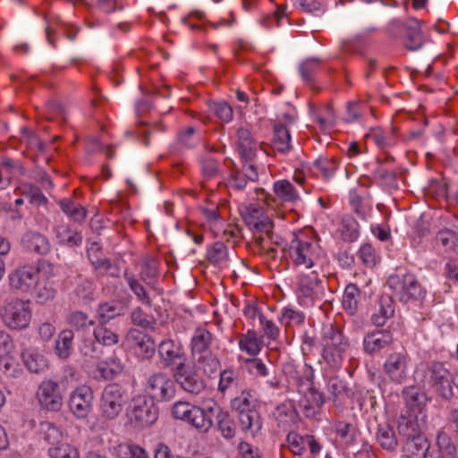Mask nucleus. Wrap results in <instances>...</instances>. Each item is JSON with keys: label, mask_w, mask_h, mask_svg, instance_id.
<instances>
[{"label": "nucleus", "mask_w": 458, "mask_h": 458, "mask_svg": "<svg viewBox=\"0 0 458 458\" xmlns=\"http://www.w3.org/2000/svg\"><path fill=\"white\" fill-rule=\"evenodd\" d=\"M322 359L334 370L342 368L350 347L343 332L330 324L323 327L321 335Z\"/></svg>", "instance_id": "1"}, {"label": "nucleus", "mask_w": 458, "mask_h": 458, "mask_svg": "<svg viewBox=\"0 0 458 458\" xmlns=\"http://www.w3.org/2000/svg\"><path fill=\"white\" fill-rule=\"evenodd\" d=\"M386 283L393 296L402 303L420 301L426 296L425 288L413 274L391 275Z\"/></svg>", "instance_id": "2"}, {"label": "nucleus", "mask_w": 458, "mask_h": 458, "mask_svg": "<svg viewBox=\"0 0 458 458\" xmlns=\"http://www.w3.org/2000/svg\"><path fill=\"white\" fill-rule=\"evenodd\" d=\"M159 410L153 399L143 395L134 397L127 410V417L135 428H145L158 419Z\"/></svg>", "instance_id": "3"}, {"label": "nucleus", "mask_w": 458, "mask_h": 458, "mask_svg": "<svg viewBox=\"0 0 458 458\" xmlns=\"http://www.w3.org/2000/svg\"><path fill=\"white\" fill-rule=\"evenodd\" d=\"M319 246L311 239L295 237L289 247V256L294 266L307 269L318 267Z\"/></svg>", "instance_id": "4"}, {"label": "nucleus", "mask_w": 458, "mask_h": 458, "mask_svg": "<svg viewBox=\"0 0 458 458\" xmlns=\"http://www.w3.org/2000/svg\"><path fill=\"white\" fill-rule=\"evenodd\" d=\"M424 377L428 386L441 398L448 400L453 396V376L444 363L431 362L424 371Z\"/></svg>", "instance_id": "5"}, {"label": "nucleus", "mask_w": 458, "mask_h": 458, "mask_svg": "<svg viewBox=\"0 0 458 458\" xmlns=\"http://www.w3.org/2000/svg\"><path fill=\"white\" fill-rule=\"evenodd\" d=\"M40 271L51 274L53 271L51 263L47 260H39L37 267L24 266L15 269L9 275L11 287L21 292L34 289L38 284Z\"/></svg>", "instance_id": "6"}, {"label": "nucleus", "mask_w": 458, "mask_h": 458, "mask_svg": "<svg viewBox=\"0 0 458 458\" xmlns=\"http://www.w3.org/2000/svg\"><path fill=\"white\" fill-rule=\"evenodd\" d=\"M126 391L118 384L107 385L101 394L100 411L106 420H114L123 411L127 403Z\"/></svg>", "instance_id": "7"}, {"label": "nucleus", "mask_w": 458, "mask_h": 458, "mask_svg": "<svg viewBox=\"0 0 458 458\" xmlns=\"http://www.w3.org/2000/svg\"><path fill=\"white\" fill-rule=\"evenodd\" d=\"M297 295L301 303L306 306L320 302L324 295V287L316 269L299 276Z\"/></svg>", "instance_id": "8"}, {"label": "nucleus", "mask_w": 458, "mask_h": 458, "mask_svg": "<svg viewBox=\"0 0 458 458\" xmlns=\"http://www.w3.org/2000/svg\"><path fill=\"white\" fill-rule=\"evenodd\" d=\"M146 397L156 402H169L175 395L174 381L164 372H157L149 376L145 384Z\"/></svg>", "instance_id": "9"}, {"label": "nucleus", "mask_w": 458, "mask_h": 458, "mask_svg": "<svg viewBox=\"0 0 458 458\" xmlns=\"http://www.w3.org/2000/svg\"><path fill=\"white\" fill-rule=\"evenodd\" d=\"M4 324L12 329L26 328L31 319L29 301L15 299L6 303L2 310Z\"/></svg>", "instance_id": "10"}, {"label": "nucleus", "mask_w": 458, "mask_h": 458, "mask_svg": "<svg viewBox=\"0 0 458 458\" xmlns=\"http://www.w3.org/2000/svg\"><path fill=\"white\" fill-rule=\"evenodd\" d=\"M173 377L183 391L193 395L200 394L207 386L195 366L187 362L174 369Z\"/></svg>", "instance_id": "11"}, {"label": "nucleus", "mask_w": 458, "mask_h": 458, "mask_svg": "<svg viewBox=\"0 0 458 458\" xmlns=\"http://www.w3.org/2000/svg\"><path fill=\"white\" fill-rule=\"evenodd\" d=\"M410 357L405 349L394 351L386 357L383 369L388 378L395 384H403L408 377Z\"/></svg>", "instance_id": "12"}, {"label": "nucleus", "mask_w": 458, "mask_h": 458, "mask_svg": "<svg viewBox=\"0 0 458 458\" xmlns=\"http://www.w3.org/2000/svg\"><path fill=\"white\" fill-rule=\"evenodd\" d=\"M36 398L44 410L58 411L63 405L64 394L60 385L53 380L42 381L36 392Z\"/></svg>", "instance_id": "13"}, {"label": "nucleus", "mask_w": 458, "mask_h": 458, "mask_svg": "<svg viewBox=\"0 0 458 458\" xmlns=\"http://www.w3.org/2000/svg\"><path fill=\"white\" fill-rule=\"evenodd\" d=\"M161 365L164 368H178L187 361V355L180 341L163 340L157 346Z\"/></svg>", "instance_id": "14"}, {"label": "nucleus", "mask_w": 458, "mask_h": 458, "mask_svg": "<svg viewBox=\"0 0 458 458\" xmlns=\"http://www.w3.org/2000/svg\"><path fill=\"white\" fill-rule=\"evenodd\" d=\"M285 442L288 450L297 456L303 455L307 447H309L312 457L318 455L322 450V445L315 436L310 434L301 435L291 430L286 436Z\"/></svg>", "instance_id": "15"}, {"label": "nucleus", "mask_w": 458, "mask_h": 458, "mask_svg": "<svg viewBox=\"0 0 458 458\" xmlns=\"http://www.w3.org/2000/svg\"><path fill=\"white\" fill-rule=\"evenodd\" d=\"M93 391L90 387L81 386L77 387L70 396L69 408L78 418H85L91 411Z\"/></svg>", "instance_id": "16"}, {"label": "nucleus", "mask_w": 458, "mask_h": 458, "mask_svg": "<svg viewBox=\"0 0 458 458\" xmlns=\"http://www.w3.org/2000/svg\"><path fill=\"white\" fill-rule=\"evenodd\" d=\"M259 146L262 148V143L259 144L249 129L241 127L237 130L236 150L242 161H252Z\"/></svg>", "instance_id": "17"}, {"label": "nucleus", "mask_w": 458, "mask_h": 458, "mask_svg": "<svg viewBox=\"0 0 458 458\" xmlns=\"http://www.w3.org/2000/svg\"><path fill=\"white\" fill-rule=\"evenodd\" d=\"M219 410V406L211 402L205 408L195 406L187 423L194 427L200 433H207L213 426L212 415Z\"/></svg>", "instance_id": "18"}, {"label": "nucleus", "mask_w": 458, "mask_h": 458, "mask_svg": "<svg viewBox=\"0 0 458 458\" xmlns=\"http://www.w3.org/2000/svg\"><path fill=\"white\" fill-rule=\"evenodd\" d=\"M125 339L130 347L139 349V353L142 357L149 359L154 355L156 351L155 342L151 336L142 331L131 328L127 332Z\"/></svg>", "instance_id": "19"}, {"label": "nucleus", "mask_w": 458, "mask_h": 458, "mask_svg": "<svg viewBox=\"0 0 458 458\" xmlns=\"http://www.w3.org/2000/svg\"><path fill=\"white\" fill-rule=\"evenodd\" d=\"M399 434L409 440L417 437H422L425 428V421L422 418H419L414 414H408L407 416H401L398 420Z\"/></svg>", "instance_id": "20"}, {"label": "nucleus", "mask_w": 458, "mask_h": 458, "mask_svg": "<svg viewBox=\"0 0 458 458\" xmlns=\"http://www.w3.org/2000/svg\"><path fill=\"white\" fill-rule=\"evenodd\" d=\"M393 343V335L388 330H375L366 335L363 350L369 354L380 352Z\"/></svg>", "instance_id": "21"}, {"label": "nucleus", "mask_w": 458, "mask_h": 458, "mask_svg": "<svg viewBox=\"0 0 458 458\" xmlns=\"http://www.w3.org/2000/svg\"><path fill=\"white\" fill-rule=\"evenodd\" d=\"M215 337L213 334L207 328L197 327L191 340V351L193 356L209 352L214 343Z\"/></svg>", "instance_id": "22"}, {"label": "nucleus", "mask_w": 458, "mask_h": 458, "mask_svg": "<svg viewBox=\"0 0 458 458\" xmlns=\"http://www.w3.org/2000/svg\"><path fill=\"white\" fill-rule=\"evenodd\" d=\"M241 430L252 437H258L262 429V419L257 410L243 412L237 415Z\"/></svg>", "instance_id": "23"}, {"label": "nucleus", "mask_w": 458, "mask_h": 458, "mask_svg": "<svg viewBox=\"0 0 458 458\" xmlns=\"http://www.w3.org/2000/svg\"><path fill=\"white\" fill-rule=\"evenodd\" d=\"M21 245L30 252L46 255L50 250L48 239L37 232H27L21 238Z\"/></svg>", "instance_id": "24"}, {"label": "nucleus", "mask_w": 458, "mask_h": 458, "mask_svg": "<svg viewBox=\"0 0 458 458\" xmlns=\"http://www.w3.org/2000/svg\"><path fill=\"white\" fill-rule=\"evenodd\" d=\"M396 131L397 129L394 125H391L389 131H384L381 127H374L370 129L366 137L369 140H372L379 149L385 151L395 144Z\"/></svg>", "instance_id": "25"}, {"label": "nucleus", "mask_w": 458, "mask_h": 458, "mask_svg": "<svg viewBox=\"0 0 458 458\" xmlns=\"http://www.w3.org/2000/svg\"><path fill=\"white\" fill-rule=\"evenodd\" d=\"M428 458H456V446L444 430L437 433V448L429 450Z\"/></svg>", "instance_id": "26"}, {"label": "nucleus", "mask_w": 458, "mask_h": 458, "mask_svg": "<svg viewBox=\"0 0 458 458\" xmlns=\"http://www.w3.org/2000/svg\"><path fill=\"white\" fill-rule=\"evenodd\" d=\"M430 445L425 436L405 440L403 454L406 458H428Z\"/></svg>", "instance_id": "27"}, {"label": "nucleus", "mask_w": 458, "mask_h": 458, "mask_svg": "<svg viewBox=\"0 0 458 458\" xmlns=\"http://www.w3.org/2000/svg\"><path fill=\"white\" fill-rule=\"evenodd\" d=\"M378 308L371 315L370 320L377 327H383L386 320L394 313L393 297L382 295L378 300Z\"/></svg>", "instance_id": "28"}, {"label": "nucleus", "mask_w": 458, "mask_h": 458, "mask_svg": "<svg viewBox=\"0 0 458 458\" xmlns=\"http://www.w3.org/2000/svg\"><path fill=\"white\" fill-rule=\"evenodd\" d=\"M434 242L437 247L443 248L444 251L458 255V233L453 230L444 228L439 230Z\"/></svg>", "instance_id": "29"}, {"label": "nucleus", "mask_w": 458, "mask_h": 458, "mask_svg": "<svg viewBox=\"0 0 458 458\" xmlns=\"http://www.w3.org/2000/svg\"><path fill=\"white\" fill-rule=\"evenodd\" d=\"M272 147L274 149L286 153L291 149V135L288 127L282 122H275Z\"/></svg>", "instance_id": "30"}, {"label": "nucleus", "mask_w": 458, "mask_h": 458, "mask_svg": "<svg viewBox=\"0 0 458 458\" xmlns=\"http://www.w3.org/2000/svg\"><path fill=\"white\" fill-rule=\"evenodd\" d=\"M125 311V307L119 302L114 301L102 302L97 310L98 323L107 324L112 319L123 316Z\"/></svg>", "instance_id": "31"}, {"label": "nucleus", "mask_w": 458, "mask_h": 458, "mask_svg": "<svg viewBox=\"0 0 458 458\" xmlns=\"http://www.w3.org/2000/svg\"><path fill=\"white\" fill-rule=\"evenodd\" d=\"M376 441L381 448L394 451L398 445V439L392 426L387 423L379 424L376 432Z\"/></svg>", "instance_id": "32"}, {"label": "nucleus", "mask_w": 458, "mask_h": 458, "mask_svg": "<svg viewBox=\"0 0 458 458\" xmlns=\"http://www.w3.org/2000/svg\"><path fill=\"white\" fill-rule=\"evenodd\" d=\"M274 416L277 421L278 427L284 430L292 429L293 426L296 423L298 413L291 404H281L276 408Z\"/></svg>", "instance_id": "33"}, {"label": "nucleus", "mask_w": 458, "mask_h": 458, "mask_svg": "<svg viewBox=\"0 0 458 458\" xmlns=\"http://www.w3.org/2000/svg\"><path fill=\"white\" fill-rule=\"evenodd\" d=\"M216 411V429L224 438L227 440L233 439L237 432L233 418L227 411H224L220 407Z\"/></svg>", "instance_id": "34"}, {"label": "nucleus", "mask_w": 458, "mask_h": 458, "mask_svg": "<svg viewBox=\"0 0 458 458\" xmlns=\"http://www.w3.org/2000/svg\"><path fill=\"white\" fill-rule=\"evenodd\" d=\"M256 243L259 246L260 250L264 251L267 256L275 258L276 254V248L281 247L284 243V239L276 234L273 231L267 235L254 236Z\"/></svg>", "instance_id": "35"}, {"label": "nucleus", "mask_w": 458, "mask_h": 458, "mask_svg": "<svg viewBox=\"0 0 458 458\" xmlns=\"http://www.w3.org/2000/svg\"><path fill=\"white\" fill-rule=\"evenodd\" d=\"M207 259L216 267H226L229 261L227 246L222 242H216L208 249Z\"/></svg>", "instance_id": "36"}, {"label": "nucleus", "mask_w": 458, "mask_h": 458, "mask_svg": "<svg viewBox=\"0 0 458 458\" xmlns=\"http://www.w3.org/2000/svg\"><path fill=\"white\" fill-rule=\"evenodd\" d=\"M424 39L421 34L420 25L418 20L412 19L409 21L406 30L404 45L407 49L415 51L420 48Z\"/></svg>", "instance_id": "37"}, {"label": "nucleus", "mask_w": 458, "mask_h": 458, "mask_svg": "<svg viewBox=\"0 0 458 458\" xmlns=\"http://www.w3.org/2000/svg\"><path fill=\"white\" fill-rule=\"evenodd\" d=\"M39 434L51 446H56L63 442L64 435L60 428L50 421H42L39 424Z\"/></svg>", "instance_id": "38"}, {"label": "nucleus", "mask_w": 458, "mask_h": 458, "mask_svg": "<svg viewBox=\"0 0 458 458\" xmlns=\"http://www.w3.org/2000/svg\"><path fill=\"white\" fill-rule=\"evenodd\" d=\"M333 428L335 435L346 445H351L355 443L358 429L352 423L344 420H335L333 423Z\"/></svg>", "instance_id": "39"}, {"label": "nucleus", "mask_w": 458, "mask_h": 458, "mask_svg": "<svg viewBox=\"0 0 458 458\" xmlns=\"http://www.w3.org/2000/svg\"><path fill=\"white\" fill-rule=\"evenodd\" d=\"M274 193L285 202H294L299 199V192L288 180H278L274 182Z\"/></svg>", "instance_id": "40"}, {"label": "nucleus", "mask_w": 458, "mask_h": 458, "mask_svg": "<svg viewBox=\"0 0 458 458\" xmlns=\"http://www.w3.org/2000/svg\"><path fill=\"white\" fill-rule=\"evenodd\" d=\"M231 408L241 415L249 411H254L255 399L250 390H242L241 394L231 401Z\"/></svg>", "instance_id": "41"}, {"label": "nucleus", "mask_w": 458, "mask_h": 458, "mask_svg": "<svg viewBox=\"0 0 458 458\" xmlns=\"http://www.w3.org/2000/svg\"><path fill=\"white\" fill-rule=\"evenodd\" d=\"M293 382L301 394L313 386V370L311 367L303 366L301 369L295 370L292 376Z\"/></svg>", "instance_id": "42"}, {"label": "nucleus", "mask_w": 458, "mask_h": 458, "mask_svg": "<svg viewBox=\"0 0 458 458\" xmlns=\"http://www.w3.org/2000/svg\"><path fill=\"white\" fill-rule=\"evenodd\" d=\"M74 334L72 330H63L55 341V353L61 359L66 360L72 351Z\"/></svg>", "instance_id": "43"}, {"label": "nucleus", "mask_w": 458, "mask_h": 458, "mask_svg": "<svg viewBox=\"0 0 458 458\" xmlns=\"http://www.w3.org/2000/svg\"><path fill=\"white\" fill-rule=\"evenodd\" d=\"M62 211L75 222H82L86 218V209L71 199H62L58 202Z\"/></svg>", "instance_id": "44"}, {"label": "nucleus", "mask_w": 458, "mask_h": 458, "mask_svg": "<svg viewBox=\"0 0 458 458\" xmlns=\"http://www.w3.org/2000/svg\"><path fill=\"white\" fill-rule=\"evenodd\" d=\"M328 391L333 395L334 401L352 398L354 394L352 389L349 387L345 381L337 377L329 378Z\"/></svg>", "instance_id": "45"}, {"label": "nucleus", "mask_w": 458, "mask_h": 458, "mask_svg": "<svg viewBox=\"0 0 458 458\" xmlns=\"http://www.w3.org/2000/svg\"><path fill=\"white\" fill-rule=\"evenodd\" d=\"M95 341L104 346H113L119 342L116 333L106 327V324L98 323L93 330Z\"/></svg>", "instance_id": "46"}, {"label": "nucleus", "mask_w": 458, "mask_h": 458, "mask_svg": "<svg viewBox=\"0 0 458 458\" xmlns=\"http://www.w3.org/2000/svg\"><path fill=\"white\" fill-rule=\"evenodd\" d=\"M239 346L242 351L255 356L261 350V341L258 338L257 333L254 330H248L246 334L241 336Z\"/></svg>", "instance_id": "47"}, {"label": "nucleus", "mask_w": 458, "mask_h": 458, "mask_svg": "<svg viewBox=\"0 0 458 458\" xmlns=\"http://www.w3.org/2000/svg\"><path fill=\"white\" fill-rule=\"evenodd\" d=\"M360 291L355 284H348L343 296V307L350 314L353 315L358 310Z\"/></svg>", "instance_id": "48"}, {"label": "nucleus", "mask_w": 458, "mask_h": 458, "mask_svg": "<svg viewBox=\"0 0 458 458\" xmlns=\"http://www.w3.org/2000/svg\"><path fill=\"white\" fill-rule=\"evenodd\" d=\"M402 394L407 405L412 409L416 408L418 410H421V407L425 404V394L415 386H410L403 388Z\"/></svg>", "instance_id": "49"}, {"label": "nucleus", "mask_w": 458, "mask_h": 458, "mask_svg": "<svg viewBox=\"0 0 458 458\" xmlns=\"http://www.w3.org/2000/svg\"><path fill=\"white\" fill-rule=\"evenodd\" d=\"M0 169L3 170L4 177L9 179V185L13 178H17L25 174L23 165L12 158L5 157L0 162Z\"/></svg>", "instance_id": "50"}, {"label": "nucleus", "mask_w": 458, "mask_h": 458, "mask_svg": "<svg viewBox=\"0 0 458 458\" xmlns=\"http://www.w3.org/2000/svg\"><path fill=\"white\" fill-rule=\"evenodd\" d=\"M47 454L50 458H80L78 449L65 442L56 446H50Z\"/></svg>", "instance_id": "51"}, {"label": "nucleus", "mask_w": 458, "mask_h": 458, "mask_svg": "<svg viewBox=\"0 0 458 458\" xmlns=\"http://www.w3.org/2000/svg\"><path fill=\"white\" fill-rule=\"evenodd\" d=\"M197 360V362L200 369L206 373L207 375H212L215 373L219 366L220 361L216 358L215 354H213L211 352H206L205 354H199L197 356H194Z\"/></svg>", "instance_id": "52"}, {"label": "nucleus", "mask_w": 458, "mask_h": 458, "mask_svg": "<svg viewBox=\"0 0 458 458\" xmlns=\"http://www.w3.org/2000/svg\"><path fill=\"white\" fill-rule=\"evenodd\" d=\"M201 139V131L194 127L189 126L182 129L178 135V141L183 147L192 148L198 145Z\"/></svg>", "instance_id": "53"}, {"label": "nucleus", "mask_w": 458, "mask_h": 458, "mask_svg": "<svg viewBox=\"0 0 458 458\" xmlns=\"http://www.w3.org/2000/svg\"><path fill=\"white\" fill-rule=\"evenodd\" d=\"M22 359L27 369L34 373H39L47 367L46 359L38 353L25 352L22 353Z\"/></svg>", "instance_id": "54"}, {"label": "nucleus", "mask_w": 458, "mask_h": 458, "mask_svg": "<svg viewBox=\"0 0 458 458\" xmlns=\"http://www.w3.org/2000/svg\"><path fill=\"white\" fill-rule=\"evenodd\" d=\"M124 278L127 281L131 290L135 293L139 301L143 304L150 307L151 300L143 285L140 284L139 281L136 280L134 276L131 274H129L127 271L124 272Z\"/></svg>", "instance_id": "55"}, {"label": "nucleus", "mask_w": 458, "mask_h": 458, "mask_svg": "<svg viewBox=\"0 0 458 458\" xmlns=\"http://www.w3.org/2000/svg\"><path fill=\"white\" fill-rule=\"evenodd\" d=\"M281 322L285 327H299L304 324L305 315L293 308H284L282 311Z\"/></svg>", "instance_id": "56"}, {"label": "nucleus", "mask_w": 458, "mask_h": 458, "mask_svg": "<svg viewBox=\"0 0 458 458\" xmlns=\"http://www.w3.org/2000/svg\"><path fill=\"white\" fill-rule=\"evenodd\" d=\"M321 68V61L318 58H309L306 59L300 65V72L302 79L306 82H310L313 80V75L318 72Z\"/></svg>", "instance_id": "57"}, {"label": "nucleus", "mask_w": 458, "mask_h": 458, "mask_svg": "<svg viewBox=\"0 0 458 458\" xmlns=\"http://www.w3.org/2000/svg\"><path fill=\"white\" fill-rule=\"evenodd\" d=\"M67 323L77 330H82L94 325V321L90 320L86 313L78 310L68 315Z\"/></svg>", "instance_id": "58"}, {"label": "nucleus", "mask_w": 458, "mask_h": 458, "mask_svg": "<svg viewBox=\"0 0 458 458\" xmlns=\"http://www.w3.org/2000/svg\"><path fill=\"white\" fill-rule=\"evenodd\" d=\"M57 237L60 239V242L70 247L79 246L82 242L81 233L79 232H72L67 227H61L57 233Z\"/></svg>", "instance_id": "59"}, {"label": "nucleus", "mask_w": 458, "mask_h": 458, "mask_svg": "<svg viewBox=\"0 0 458 458\" xmlns=\"http://www.w3.org/2000/svg\"><path fill=\"white\" fill-rule=\"evenodd\" d=\"M314 167L321 173L325 178L331 177L338 167L334 158H318L314 162Z\"/></svg>", "instance_id": "60"}, {"label": "nucleus", "mask_w": 458, "mask_h": 458, "mask_svg": "<svg viewBox=\"0 0 458 458\" xmlns=\"http://www.w3.org/2000/svg\"><path fill=\"white\" fill-rule=\"evenodd\" d=\"M195 406L187 402L179 401L174 403L171 412L174 418L187 422Z\"/></svg>", "instance_id": "61"}, {"label": "nucleus", "mask_w": 458, "mask_h": 458, "mask_svg": "<svg viewBox=\"0 0 458 458\" xmlns=\"http://www.w3.org/2000/svg\"><path fill=\"white\" fill-rule=\"evenodd\" d=\"M358 255L362 263L369 267H374L377 263L375 249L369 243L363 244L360 248Z\"/></svg>", "instance_id": "62"}, {"label": "nucleus", "mask_w": 458, "mask_h": 458, "mask_svg": "<svg viewBox=\"0 0 458 458\" xmlns=\"http://www.w3.org/2000/svg\"><path fill=\"white\" fill-rule=\"evenodd\" d=\"M119 452L123 454V458H149L147 452L136 445H120Z\"/></svg>", "instance_id": "63"}, {"label": "nucleus", "mask_w": 458, "mask_h": 458, "mask_svg": "<svg viewBox=\"0 0 458 458\" xmlns=\"http://www.w3.org/2000/svg\"><path fill=\"white\" fill-rule=\"evenodd\" d=\"M237 449L242 458H264L259 447L253 446L247 441H241Z\"/></svg>", "instance_id": "64"}]
</instances>
